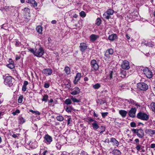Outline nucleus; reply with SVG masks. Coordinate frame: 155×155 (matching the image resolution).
<instances>
[{"instance_id": "5", "label": "nucleus", "mask_w": 155, "mask_h": 155, "mask_svg": "<svg viewBox=\"0 0 155 155\" xmlns=\"http://www.w3.org/2000/svg\"><path fill=\"white\" fill-rule=\"evenodd\" d=\"M113 13V10L111 9H109L104 14L103 17L105 18L108 19L110 17V15H112Z\"/></svg>"}, {"instance_id": "11", "label": "nucleus", "mask_w": 155, "mask_h": 155, "mask_svg": "<svg viewBox=\"0 0 155 155\" xmlns=\"http://www.w3.org/2000/svg\"><path fill=\"white\" fill-rule=\"evenodd\" d=\"M145 132L150 137H152L153 136V135L155 134V130L150 129H146L145 130Z\"/></svg>"}, {"instance_id": "8", "label": "nucleus", "mask_w": 155, "mask_h": 155, "mask_svg": "<svg viewBox=\"0 0 155 155\" xmlns=\"http://www.w3.org/2000/svg\"><path fill=\"white\" fill-rule=\"evenodd\" d=\"M122 68L124 69H128L130 68L129 63V62L126 60L123 61L121 64Z\"/></svg>"}, {"instance_id": "36", "label": "nucleus", "mask_w": 155, "mask_h": 155, "mask_svg": "<svg viewBox=\"0 0 155 155\" xmlns=\"http://www.w3.org/2000/svg\"><path fill=\"white\" fill-rule=\"evenodd\" d=\"M80 15L82 17H85L86 16V14L84 11H82L80 13Z\"/></svg>"}, {"instance_id": "27", "label": "nucleus", "mask_w": 155, "mask_h": 155, "mask_svg": "<svg viewBox=\"0 0 155 155\" xmlns=\"http://www.w3.org/2000/svg\"><path fill=\"white\" fill-rule=\"evenodd\" d=\"M112 152L115 155H119L121 154L120 151L117 149L114 150Z\"/></svg>"}, {"instance_id": "57", "label": "nucleus", "mask_w": 155, "mask_h": 155, "mask_svg": "<svg viewBox=\"0 0 155 155\" xmlns=\"http://www.w3.org/2000/svg\"><path fill=\"white\" fill-rule=\"evenodd\" d=\"M126 37L128 39H130V36L127 34L126 35Z\"/></svg>"}, {"instance_id": "31", "label": "nucleus", "mask_w": 155, "mask_h": 155, "mask_svg": "<svg viewBox=\"0 0 155 155\" xmlns=\"http://www.w3.org/2000/svg\"><path fill=\"white\" fill-rule=\"evenodd\" d=\"M101 23V19L99 18H98L96 20V24L98 26H99L100 25V24Z\"/></svg>"}, {"instance_id": "61", "label": "nucleus", "mask_w": 155, "mask_h": 155, "mask_svg": "<svg viewBox=\"0 0 155 155\" xmlns=\"http://www.w3.org/2000/svg\"><path fill=\"white\" fill-rule=\"evenodd\" d=\"M88 78L87 77H85L84 78V80L85 81H87L88 80Z\"/></svg>"}, {"instance_id": "2", "label": "nucleus", "mask_w": 155, "mask_h": 155, "mask_svg": "<svg viewBox=\"0 0 155 155\" xmlns=\"http://www.w3.org/2000/svg\"><path fill=\"white\" fill-rule=\"evenodd\" d=\"M138 118L143 120H147L149 118V115L143 112H140L137 115Z\"/></svg>"}, {"instance_id": "51", "label": "nucleus", "mask_w": 155, "mask_h": 155, "mask_svg": "<svg viewBox=\"0 0 155 155\" xmlns=\"http://www.w3.org/2000/svg\"><path fill=\"white\" fill-rule=\"evenodd\" d=\"M150 147L151 148H153L155 147V144L152 143Z\"/></svg>"}, {"instance_id": "21", "label": "nucleus", "mask_w": 155, "mask_h": 155, "mask_svg": "<svg viewBox=\"0 0 155 155\" xmlns=\"http://www.w3.org/2000/svg\"><path fill=\"white\" fill-rule=\"evenodd\" d=\"M110 142H112L113 145H115L116 146H118L119 143V142L114 138H112L110 139Z\"/></svg>"}, {"instance_id": "41", "label": "nucleus", "mask_w": 155, "mask_h": 155, "mask_svg": "<svg viewBox=\"0 0 155 155\" xmlns=\"http://www.w3.org/2000/svg\"><path fill=\"white\" fill-rule=\"evenodd\" d=\"M142 147V146L141 145H139V144H138L136 147V148L137 150L139 151L140 150V149Z\"/></svg>"}, {"instance_id": "17", "label": "nucleus", "mask_w": 155, "mask_h": 155, "mask_svg": "<svg viewBox=\"0 0 155 155\" xmlns=\"http://www.w3.org/2000/svg\"><path fill=\"white\" fill-rule=\"evenodd\" d=\"M80 89L78 87H75L74 89V91L71 93V94L73 95H75L79 93Z\"/></svg>"}, {"instance_id": "52", "label": "nucleus", "mask_w": 155, "mask_h": 155, "mask_svg": "<svg viewBox=\"0 0 155 155\" xmlns=\"http://www.w3.org/2000/svg\"><path fill=\"white\" fill-rule=\"evenodd\" d=\"M132 131L134 133H137V132L138 131V130H137L136 129H133Z\"/></svg>"}, {"instance_id": "9", "label": "nucleus", "mask_w": 155, "mask_h": 155, "mask_svg": "<svg viewBox=\"0 0 155 155\" xmlns=\"http://www.w3.org/2000/svg\"><path fill=\"white\" fill-rule=\"evenodd\" d=\"M91 64L92 67L95 70H97L98 69L99 66L97 63L96 61L95 60H92L91 61Z\"/></svg>"}, {"instance_id": "35", "label": "nucleus", "mask_w": 155, "mask_h": 155, "mask_svg": "<svg viewBox=\"0 0 155 155\" xmlns=\"http://www.w3.org/2000/svg\"><path fill=\"white\" fill-rule=\"evenodd\" d=\"M71 99L74 102H78L80 101V100H78L75 97H71Z\"/></svg>"}, {"instance_id": "16", "label": "nucleus", "mask_w": 155, "mask_h": 155, "mask_svg": "<svg viewBox=\"0 0 155 155\" xmlns=\"http://www.w3.org/2000/svg\"><path fill=\"white\" fill-rule=\"evenodd\" d=\"M44 138L48 144H50L52 140V138L48 135H46L44 137Z\"/></svg>"}, {"instance_id": "29", "label": "nucleus", "mask_w": 155, "mask_h": 155, "mask_svg": "<svg viewBox=\"0 0 155 155\" xmlns=\"http://www.w3.org/2000/svg\"><path fill=\"white\" fill-rule=\"evenodd\" d=\"M7 66L10 69H12L14 68V62H12L11 63L7 64Z\"/></svg>"}, {"instance_id": "59", "label": "nucleus", "mask_w": 155, "mask_h": 155, "mask_svg": "<svg viewBox=\"0 0 155 155\" xmlns=\"http://www.w3.org/2000/svg\"><path fill=\"white\" fill-rule=\"evenodd\" d=\"M3 114L2 112H0V118H1V117L3 115Z\"/></svg>"}, {"instance_id": "42", "label": "nucleus", "mask_w": 155, "mask_h": 155, "mask_svg": "<svg viewBox=\"0 0 155 155\" xmlns=\"http://www.w3.org/2000/svg\"><path fill=\"white\" fill-rule=\"evenodd\" d=\"M107 112L102 113H101L102 116L103 117H105L106 116H107L108 114Z\"/></svg>"}, {"instance_id": "64", "label": "nucleus", "mask_w": 155, "mask_h": 155, "mask_svg": "<svg viewBox=\"0 0 155 155\" xmlns=\"http://www.w3.org/2000/svg\"><path fill=\"white\" fill-rule=\"evenodd\" d=\"M21 2L22 3H24L25 2V0H20Z\"/></svg>"}, {"instance_id": "23", "label": "nucleus", "mask_w": 155, "mask_h": 155, "mask_svg": "<svg viewBox=\"0 0 155 155\" xmlns=\"http://www.w3.org/2000/svg\"><path fill=\"white\" fill-rule=\"evenodd\" d=\"M108 39L110 41H113L117 38V36L116 34H112L108 37Z\"/></svg>"}, {"instance_id": "15", "label": "nucleus", "mask_w": 155, "mask_h": 155, "mask_svg": "<svg viewBox=\"0 0 155 155\" xmlns=\"http://www.w3.org/2000/svg\"><path fill=\"white\" fill-rule=\"evenodd\" d=\"M26 2L32 5L34 7L37 6V3L35 0H26Z\"/></svg>"}, {"instance_id": "58", "label": "nucleus", "mask_w": 155, "mask_h": 155, "mask_svg": "<svg viewBox=\"0 0 155 155\" xmlns=\"http://www.w3.org/2000/svg\"><path fill=\"white\" fill-rule=\"evenodd\" d=\"M12 137L14 138H16L17 137V136L15 134H13L12 135Z\"/></svg>"}, {"instance_id": "63", "label": "nucleus", "mask_w": 155, "mask_h": 155, "mask_svg": "<svg viewBox=\"0 0 155 155\" xmlns=\"http://www.w3.org/2000/svg\"><path fill=\"white\" fill-rule=\"evenodd\" d=\"M83 154L84 155H87V153L85 152H83V153H82V155H83Z\"/></svg>"}, {"instance_id": "20", "label": "nucleus", "mask_w": 155, "mask_h": 155, "mask_svg": "<svg viewBox=\"0 0 155 155\" xmlns=\"http://www.w3.org/2000/svg\"><path fill=\"white\" fill-rule=\"evenodd\" d=\"M99 38L98 35L92 34L90 35V39L91 41H94L97 39Z\"/></svg>"}, {"instance_id": "26", "label": "nucleus", "mask_w": 155, "mask_h": 155, "mask_svg": "<svg viewBox=\"0 0 155 155\" xmlns=\"http://www.w3.org/2000/svg\"><path fill=\"white\" fill-rule=\"evenodd\" d=\"M18 123L19 124H22L25 122V120L22 117H19L18 119Z\"/></svg>"}, {"instance_id": "40", "label": "nucleus", "mask_w": 155, "mask_h": 155, "mask_svg": "<svg viewBox=\"0 0 155 155\" xmlns=\"http://www.w3.org/2000/svg\"><path fill=\"white\" fill-rule=\"evenodd\" d=\"M20 113V111L19 110H17L15 111L12 113V114L15 116L17 114H18Z\"/></svg>"}, {"instance_id": "54", "label": "nucleus", "mask_w": 155, "mask_h": 155, "mask_svg": "<svg viewBox=\"0 0 155 155\" xmlns=\"http://www.w3.org/2000/svg\"><path fill=\"white\" fill-rule=\"evenodd\" d=\"M135 141L137 143H138L139 142V140L138 139H136L135 140Z\"/></svg>"}, {"instance_id": "53", "label": "nucleus", "mask_w": 155, "mask_h": 155, "mask_svg": "<svg viewBox=\"0 0 155 155\" xmlns=\"http://www.w3.org/2000/svg\"><path fill=\"white\" fill-rule=\"evenodd\" d=\"M66 111L68 112H71V109L70 108H69L68 107H67L66 109Z\"/></svg>"}, {"instance_id": "47", "label": "nucleus", "mask_w": 155, "mask_h": 155, "mask_svg": "<svg viewBox=\"0 0 155 155\" xmlns=\"http://www.w3.org/2000/svg\"><path fill=\"white\" fill-rule=\"evenodd\" d=\"M49 87V84L46 83H45L44 84V87L46 88H48Z\"/></svg>"}, {"instance_id": "22", "label": "nucleus", "mask_w": 155, "mask_h": 155, "mask_svg": "<svg viewBox=\"0 0 155 155\" xmlns=\"http://www.w3.org/2000/svg\"><path fill=\"white\" fill-rule=\"evenodd\" d=\"M113 50L112 49H109L108 50L105 54V56L108 58H109V56H108V54L112 55L113 54Z\"/></svg>"}, {"instance_id": "24", "label": "nucleus", "mask_w": 155, "mask_h": 155, "mask_svg": "<svg viewBox=\"0 0 155 155\" xmlns=\"http://www.w3.org/2000/svg\"><path fill=\"white\" fill-rule=\"evenodd\" d=\"M92 124L93 129L94 130H97L99 127L97 122L96 121H94V122L92 123Z\"/></svg>"}, {"instance_id": "6", "label": "nucleus", "mask_w": 155, "mask_h": 155, "mask_svg": "<svg viewBox=\"0 0 155 155\" xmlns=\"http://www.w3.org/2000/svg\"><path fill=\"white\" fill-rule=\"evenodd\" d=\"M12 79L11 76H8L6 77L5 80V83L9 86L12 85Z\"/></svg>"}, {"instance_id": "32", "label": "nucleus", "mask_w": 155, "mask_h": 155, "mask_svg": "<svg viewBox=\"0 0 155 155\" xmlns=\"http://www.w3.org/2000/svg\"><path fill=\"white\" fill-rule=\"evenodd\" d=\"M48 97L47 95H45L43 96L42 101H47L48 100Z\"/></svg>"}, {"instance_id": "34", "label": "nucleus", "mask_w": 155, "mask_h": 155, "mask_svg": "<svg viewBox=\"0 0 155 155\" xmlns=\"http://www.w3.org/2000/svg\"><path fill=\"white\" fill-rule=\"evenodd\" d=\"M29 111L31 112L32 113L35 114V115H39L40 114V113L38 111H33L32 110H30Z\"/></svg>"}, {"instance_id": "7", "label": "nucleus", "mask_w": 155, "mask_h": 155, "mask_svg": "<svg viewBox=\"0 0 155 155\" xmlns=\"http://www.w3.org/2000/svg\"><path fill=\"white\" fill-rule=\"evenodd\" d=\"M30 9L27 8H25L23 10V14L25 17L28 18L30 17Z\"/></svg>"}, {"instance_id": "1", "label": "nucleus", "mask_w": 155, "mask_h": 155, "mask_svg": "<svg viewBox=\"0 0 155 155\" xmlns=\"http://www.w3.org/2000/svg\"><path fill=\"white\" fill-rule=\"evenodd\" d=\"M28 51L33 53L35 56L39 57H41L44 53L43 48L39 46H37L35 48H29Z\"/></svg>"}, {"instance_id": "44", "label": "nucleus", "mask_w": 155, "mask_h": 155, "mask_svg": "<svg viewBox=\"0 0 155 155\" xmlns=\"http://www.w3.org/2000/svg\"><path fill=\"white\" fill-rule=\"evenodd\" d=\"M146 45L150 47H152L153 46V45L150 42H149L147 43Z\"/></svg>"}, {"instance_id": "28", "label": "nucleus", "mask_w": 155, "mask_h": 155, "mask_svg": "<svg viewBox=\"0 0 155 155\" xmlns=\"http://www.w3.org/2000/svg\"><path fill=\"white\" fill-rule=\"evenodd\" d=\"M64 71H65L66 73L67 74H70L71 71L70 69L68 67H66L64 68Z\"/></svg>"}, {"instance_id": "4", "label": "nucleus", "mask_w": 155, "mask_h": 155, "mask_svg": "<svg viewBox=\"0 0 155 155\" xmlns=\"http://www.w3.org/2000/svg\"><path fill=\"white\" fill-rule=\"evenodd\" d=\"M143 72L147 78H150L152 77V73L148 68H144L143 70Z\"/></svg>"}, {"instance_id": "3", "label": "nucleus", "mask_w": 155, "mask_h": 155, "mask_svg": "<svg viewBox=\"0 0 155 155\" xmlns=\"http://www.w3.org/2000/svg\"><path fill=\"white\" fill-rule=\"evenodd\" d=\"M137 85V87L141 90H146L148 87L147 85L144 82L139 83Z\"/></svg>"}, {"instance_id": "38", "label": "nucleus", "mask_w": 155, "mask_h": 155, "mask_svg": "<svg viewBox=\"0 0 155 155\" xmlns=\"http://www.w3.org/2000/svg\"><path fill=\"white\" fill-rule=\"evenodd\" d=\"M150 107L153 110H155V103H152L150 104Z\"/></svg>"}, {"instance_id": "46", "label": "nucleus", "mask_w": 155, "mask_h": 155, "mask_svg": "<svg viewBox=\"0 0 155 155\" xmlns=\"http://www.w3.org/2000/svg\"><path fill=\"white\" fill-rule=\"evenodd\" d=\"M122 75L121 76V77H125L126 76V72L125 71H123L122 72Z\"/></svg>"}, {"instance_id": "19", "label": "nucleus", "mask_w": 155, "mask_h": 155, "mask_svg": "<svg viewBox=\"0 0 155 155\" xmlns=\"http://www.w3.org/2000/svg\"><path fill=\"white\" fill-rule=\"evenodd\" d=\"M119 113L122 117H124L126 116L127 112L124 110H120L119 111Z\"/></svg>"}, {"instance_id": "45", "label": "nucleus", "mask_w": 155, "mask_h": 155, "mask_svg": "<svg viewBox=\"0 0 155 155\" xmlns=\"http://www.w3.org/2000/svg\"><path fill=\"white\" fill-rule=\"evenodd\" d=\"M113 73V72L112 71H110V73L109 78L110 79H111L112 78Z\"/></svg>"}, {"instance_id": "10", "label": "nucleus", "mask_w": 155, "mask_h": 155, "mask_svg": "<svg viewBox=\"0 0 155 155\" xmlns=\"http://www.w3.org/2000/svg\"><path fill=\"white\" fill-rule=\"evenodd\" d=\"M136 111V109L135 108H132L129 112V115L131 117H134L135 116Z\"/></svg>"}, {"instance_id": "30", "label": "nucleus", "mask_w": 155, "mask_h": 155, "mask_svg": "<svg viewBox=\"0 0 155 155\" xmlns=\"http://www.w3.org/2000/svg\"><path fill=\"white\" fill-rule=\"evenodd\" d=\"M101 87V84L99 83H97L93 85V87L94 89H98Z\"/></svg>"}, {"instance_id": "14", "label": "nucleus", "mask_w": 155, "mask_h": 155, "mask_svg": "<svg viewBox=\"0 0 155 155\" xmlns=\"http://www.w3.org/2000/svg\"><path fill=\"white\" fill-rule=\"evenodd\" d=\"M80 48L82 51H84L87 49V46L86 43H81L80 44Z\"/></svg>"}, {"instance_id": "43", "label": "nucleus", "mask_w": 155, "mask_h": 155, "mask_svg": "<svg viewBox=\"0 0 155 155\" xmlns=\"http://www.w3.org/2000/svg\"><path fill=\"white\" fill-rule=\"evenodd\" d=\"M130 126L132 127H135L136 126V124L134 122H132L130 123Z\"/></svg>"}, {"instance_id": "60", "label": "nucleus", "mask_w": 155, "mask_h": 155, "mask_svg": "<svg viewBox=\"0 0 155 155\" xmlns=\"http://www.w3.org/2000/svg\"><path fill=\"white\" fill-rule=\"evenodd\" d=\"M47 152V150L45 151L43 153V155H45L46 153Z\"/></svg>"}, {"instance_id": "48", "label": "nucleus", "mask_w": 155, "mask_h": 155, "mask_svg": "<svg viewBox=\"0 0 155 155\" xmlns=\"http://www.w3.org/2000/svg\"><path fill=\"white\" fill-rule=\"evenodd\" d=\"M101 128L102 130L101 131V133H102L103 132H104L105 130V127H104L103 126H101Z\"/></svg>"}, {"instance_id": "33", "label": "nucleus", "mask_w": 155, "mask_h": 155, "mask_svg": "<svg viewBox=\"0 0 155 155\" xmlns=\"http://www.w3.org/2000/svg\"><path fill=\"white\" fill-rule=\"evenodd\" d=\"M56 118L58 120L60 121H63L64 120L63 117L61 116H58Z\"/></svg>"}, {"instance_id": "18", "label": "nucleus", "mask_w": 155, "mask_h": 155, "mask_svg": "<svg viewBox=\"0 0 155 155\" xmlns=\"http://www.w3.org/2000/svg\"><path fill=\"white\" fill-rule=\"evenodd\" d=\"M81 77V74L80 73H78L75 77V80L74 81V83L76 84L80 79Z\"/></svg>"}, {"instance_id": "12", "label": "nucleus", "mask_w": 155, "mask_h": 155, "mask_svg": "<svg viewBox=\"0 0 155 155\" xmlns=\"http://www.w3.org/2000/svg\"><path fill=\"white\" fill-rule=\"evenodd\" d=\"M42 72L45 75L48 76L51 75L52 74V71L51 69H45L43 70Z\"/></svg>"}, {"instance_id": "25", "label": "nucleus", "mask_w": 155, "mask_h": 155, "mask_svg": "<svg viewBox=\"0 0 155 155\" xmlns=\"http://www.w3.org/2000/svg\"><path fill=\"white\" fill-rule=\"evenodd\" d=\"M36 30L39 34H42V27L41 26H38L36 28Z\"/></svg>"}, {"instance_id": "13", "label": "nucleus", "mask_w": 155, "mask_h": 155, "mask_svg": "<svg viewBox=\"0 0 155 155\" xmlns=\"http://www.w3.org/2000/svg\"><path fill=\"white\" fill-rule=\"evenodd\" d=\"M137 136L140 138H142L144 136V134L143 130L142 129L138 130Z\"/></svg>"}, {"instance_id": "39", "label": "nucleus", "mask_w": 155, "mask_h": 155, "mask_svg": "<svg viewBox=\"0 0 155 155\" xmlns=\"http://www.w3.org/2000/svg\"><path fill=\"white\" fill-rule=\"evenodd\" d=\"M23 97L22 96H21L19 97L18 99V102L19 103H21L23 101Z\"/></svg>"}, {"instance_id": "37", "label": "nucleus", "mask_w": 155, "mask_h": 155, "mask_svg": "<svg viewBox=\"0 0 155 155\" xmlns=\"http://www.w3.org/2000/svg\"><path fill=\"white\" fill-rule=\"evenodd\" d=\"M65 103L66 104H70L71 103V101L70 99H67L65 100Z\"/></svg>"}, {"instance_id": "50", "label": "nucleus", "mask_w": 155, "mask_h": 155, "mask_svg": "<svg viewBox=\"0 0 155 155\" xmlns=\"http://www.w3.org/2000/svg\"><path fill=\"white\" fill-rule=\"evenodd\" d=\"M28 81H25L24 82L23 85L26 86L28 84Z\"/></svg>"}, {"instance_id": "55", "label": "nucleus", "mask_w": 155, "mask_h": 155, "mask_svg": "<svg viewBox=\"0 0 155 155\" xmlns=\"http://www.w3.org/2000/svg\"><path fill=\"white\" fill-rule=\"evenodd\" d=\"M51 23L53 24H55L56 23V21L55 20H53L51 21Z\"/></svg>"}, {"instance_id": "56", "label": "nucleus", "mask_w": 155, "mask_h": 155, "mask_svg": "<svg viewBox=\"0 0 155 155\" xmlns=\"http://www.w3.org/2000/svg\"><path fill=\"white\" fill-rule=\"evenodd\" d=\"M73 17L75 18H77L78 17V15L76 14H75L73 15Z\"/></svg>"}, {"instance_id": "62", "label": "nucleus", "mask_w": 155, "mask_h": 155, "mask_svg": "<svg viewBox=\"0 0 155 155\" xmlns=\"http://www.w3.org/2000/svg\"><path fill=\"white\" fill-rule=\"evenodd\" d=\"M53 100L52 99H51L49 101V102L52 103L53 102Z\"/></svg>"}, {"instance_id": "49", "label": "nucleus", "mask_w": 155, "mask_h": 155, "mask_svg": "<svg viewBox=\"0 0 155 155\" xmlns=\"http://www.w3.org/2000/svg\"><path fill=\"white\" fill-rule=\"evenodd\" d=\"M26 90V86L23 85L22 88V90L23 91H25Z\"/></svg>"}]
</instances>
